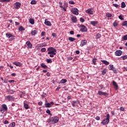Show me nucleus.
<instances>
[{
  "label": "nucleus",
  "instance_id": "nucleus-3",
  "mask_svg": "<svg viewBox=\"0 0 127 127\" xmlns=\"http://www.w3.org/2000/svg\"><path fill=\"white\" fill-rule=\"evenodd\" d=\"M110 123V114H107L106 116V119L104 120L103 122H101L102 125H108Z\"/></svg>",
  "mask_w": 127,
  "mask_h": 127
},
{
  "label": "nucleus",
  "instance_id": "nucleus-19",
  "mask_svg": "<svg viewBox=\"0 0 127 127\" xmlns=\"http://www.w3.org/2000/svg\"><path fill=\"white\" fill-rule=\"evenodd\" d=\"M38 32V31H37V30H32L31 32V34L32 35V36H35V35L37 34Z\"/></svg>",
  "mask_w": 127,
  "mask_h": 127
},
{
  "label": "nucleus",
  "instance_id": "nucleus-13",
  "mask_svg": "<svg viewBox=\"0 0 127 127\" xmlns=\"http://www.w3.org/2000/svg\"><path fill=\"white\" fill-rule=\"evenodd\" d=\"M45 25H47V26H51L52 25V24H51V22L48 21V19H46L45 20Z\"/></svg>",
  "mask_w": 127,
  "mask_h": 127
},
{
  "label": "nucleus",
  "instance_id": "nucleus-45",
  "mask_svg": "<svg viewBox=\"0 0 127 127\" xmlns=\"http://www.w3.org/2000/svg\"><path fill=\"white\" fill-rule=\"evenodd\" d=\"M47 63H52V60H51L50 59H47Z\"/></svg>",
  "mask_w": 127,
  "mask_h": 127
},
{
  "label": "nucleus",
  "instance_id": "nucleus-51",
  "mask_svg": "<svg viewBox=\"0 0 127 127\" xmlns=\"http://www.w3.org/2000/svg\"><path fill=\"white\" fill-rule=\"evenodd\" d=\"M46 113H47V114H49V115H50V116H52V114L51 113L50 110H47L46 111Z\"/></svg>",
  "mask_w": 127,
  "mask_h": 127
},
{
  "label": "nucleus",
  "instance_id": "nucleus-10",
  "mask_svg": "<svg viewBox=\"0 0 127 127\" xmlns=\"http://www.w3.org/2000/svg\"><path fill=\"white\" fill-rule=\"evenodd\" d=\"M53 105H54V102H51L50 103L45 104V107L46 108H51V106Z\"/></svg>",
  "mask_w": 127,
  "mask_h": 127
},
{
  "label": "nucleus",
  "instance_id": "nucleus-18",
  "mask_svg": "<svg viewBox=\"0 0 127 127\" xmlns=\"http://www.w3.org/2000/svg\"><path fill=\"white\" fill-rule=\"evenodd\" d=\"M98 95H99L100 96H108V93H106V92H103L101 91H98Z\"/></svg>",
  "mask_w": 127,
  "mask_h": 127
},
{
  "label": "nucleus",
  "instance_id": "nucleus-21",
  "mask_svg": "<svg viewBox=\"0 0 127 127\" xmlns=\"http://www.w3.org/2000/svg\"><path fill=\"white\" fill-rule=\"evenodd\" d=\"M71 20L73 23H76V22H77V18L76 17V16H73L72 17H71Z\"/></svg>",
  "mask_w": 127,
  "mask_h": 127
},
{
  "label": "nucleus",
  "instance_id": "nucleus-17",
  "mask_svg": "<svg viewBox=\"0 0 127 127\" xmlns=\"http://www.w3.org/2000/svg\"><path fill=\"white\" fill-rule=\"evenodd\" d=\"M46 46H47V44H46V43H43L37 45V47H39V48L46 47Z\"/></svg>",
  "mask_w": 127,
  "mask_h": 127
},
{
  "label": "nucleus",
  "instance_id": "nucleus-36",
  "mask_svg": "<svg viewBox=\"0 0 127 127\" xmlns=\"http://www.w3.org/2000/svg\"><path fill=\"white\" fill-rule=\"evenodd\" d=\"M125 7H126V3H125V2L123 1L121 3V7L122 8H125Z\"/></svg>",
  "mask_w": 127,
  "mask_h": 127
},
{
  "label": "nucleus",
  "instance_id": "nucleus-15",
  "mask_svg": "<svg viewBox=\"0 0 127 127\" xmlns=\"http://www.w3.org/2000/svg\"><path fill=\"white\" fill-rule=\"evenodd\" d=\"M122 53H123V52L121 50H117L115 52V55H116V56H121Z\"/></svg>",
  "mask_w": 127,
  "mask_h": 127
},
{
  "label": "nucleus",
  "instance_id": "nucleus-5",
  "mask_svg": "<svg viewBox=\"0 0 127 127\" xmlns=\"http://www.w3.org/2000/svg\"><path fill=\"white\" fill-rule=\"evenodd\" d=\"M71 11L73 14L75 15H78L79 14V10L77 8H72Z\"/></svg>",
  "mask_w": 127,
  "mask_h": 127
},
{
  "label": "nucleus",
  "instance_id": "nucleus-14",
  "mask_svg": "<svg viewBox=\"0 0 127 127\" xmlns=\"http://www.w3.org/2000/svg\"><path fill=\"white\" fill-rule=\"evenodd\" d=\"M6 35V37H7V38H14V37H15V36H14V35L10 34V33H6L5 34Z\"/></svg>",
  "mask_w": 127,
  "mask_h": 127
},
{
  "label": "nucleus",
  "instance_id": "nucleus-30",
  "mask_svg": "<svg viewBox=\"0 0 127 127\" xmlns=\"http://www.w3.org/2000/svg\"><path fill=\"white\" fill-rule=\"evenodd\" d=\"M9 127H15V123L12 122L11 123H10Z\"/></svg>",
  "mask_w": 127,
  "mask_h": 127
},
{
  "label": "nucleus",
  "instance_id": "nucleus-57",
  "mask_svg": "<svg viewBox=\"0 0 127 127\" xmlns=\"http://www.w3.org/2000/svg\"><path fill=\"white\" fill-rule=\"evenodd\" d=\"M42 102L40 101L38 103V105H39V106H42Z\"/></svg>",
  "mask_w": 127,
  "mask_h": 127
},
{
  "label": "nucleus",
  "instance_id": "nucleus-59",
  "mask_svg": "<svg viewBox=\"0 0 127 127\" xmlns=\"http://www.w3.org/2000/svg\"><path fill=\"white\" fill-rule=\"evenodd\" d=\"M73 60V58L69 57L68 58H67V60Z\"/></svg>",
  "mask_w": 127,
  "mask_h": 127
},
{
  "label": "nucleus",
  "instance_id": "nucleus-28",
  "mask_svg": "<svg viewBox=\"0 0 127 127\" xmlns=\"http://www.w3.org/2000/svg\"><path fill=\"white\" fill-rule=\"evenodd\" d=\"M102 74L104 76L105 74H107V69L104 68L103 70L101 71Z\"/></svg>",
  "mask_w": 127,
  "mask_h": 127
},
{
  "label": "nucleus",
  "instance_id": "nucleus-42",
  "mask_svg": "<svg viewBox=\"0 0 127 127\" xmlns=\"http://www.w3.org/2000/svg\"><path fill=\"white\" fill-rule=\"evenodd\" d=\"M106 15L107 16V17H112V14L110 13H106Z\"/></svg>",
  "mask_w": 127,
  "mask_h": 127
},
{
  "label": "nucleus",
  "instance_id": "nucleus-7",
  "mask_svg": "<svg viewBox=\"0 0 127 127\" xmlns=\"http://www.w3.org/2000/svg\"><path fill=\"white\" fill-rule=\"evenodd\" d=\"M85 12L88 13V14H94V9H93V8H89L86 10Z\"/></svg>",
  "mask_w": 127,
  "mask_h": 127
},
{
  "label": "nucleus",
  "instance_id": "nucleus-11",
  "mask_svg": "<svg viewBox=\"0 0 127 127\" xmlns=\"http://www.w3.org/2000/svg\"><path fill=\"white\" fill-rule=\"evenodd\" d=\"M26 45L28 46L27 48L31 49L32 48V44L29 41H27L26 43Z\"/></svg>",
  "mask_w": 127,
  "mask_h": 127
},
{
  "label": "nucleus",
  "instance_id": "nucleus-34",
  "mask_svg": "<svg viewBox=\"0 0 127 127\" xmlns=\"http://www.w3.org/2000/svg\"><path fill=\"white\" fill-rule=\"evenodd\" d=\"M19 30L20 31H24V30H25V29H24V28L22 26H20L19 27Z\"/></svg>",
  "mask_w": 127,
  "mask_h": 127
},
{
  "label": "nucleus",
  "instance_id": "nucleus-61",
  "mask_svg": "<svg viewBox=\"0 0 127 127\" xmlns=\"http://www.w3.org/2000/svg\"><path fill=\"white\" fill-rule=\"evenodd\" d=\"M111 114L112 115V116H115V112L114 111H111Z\"/></svg>",
  "mask_w": 127,
  "mask_h": 127
},
{
  "label": "nucleus",
  "instance_id": "nucleus-38",
  "mask_svg": "<svg viewBox=\"0 0 127 127\" xmlns=\"http://www.w3.org/2000/svg\"><path fill=\"white\" fill-rule=\"evenodd\" d=\"M113 6H115V7H117V8H120L121 7V6L118 4H113Z\"/></svg>",
  "mask_w": 127,
  "mask_h": 127
},
{
  "label": "nucleus",
  "instance_id": "nucleus-33",
  "mask_svg": "<svg viewBox=\"0 0 127 127\" xmlns=\"http://www.w3.org/2000/svg\"><path fill=\"white\" fill-rule=\"evenodd\" d=\"M24 107L26 110H28V109H29V106L26 103H24Z\"/></svg>",
  "mask_w": 127,
  "mask_h": 127
},
{
  "label": "nucleus",
  "instance_id": "nucleus-60",
  "mask_svg": "<svg viewBox=\"0 0 127 127\" xmlns=\"http://www.w3.org/2000/svg\"><path fill=\"white\" fill-rule=\"evenodd\" d=\"M70 34H71V35H73V34H74V31H70Z\"/></svg>",
  "mask_w": 127,
  "mask_h": 127
},
{
  "label": "nucleus",
  "instance_id": "nucleus-9",
  "mask_svg": "<svg viewBox=\"0 0 127 127\" xmlns=\"http://www.w3.org/2000/svg\"><path fill=\"white\" fill-rule=\"evenodd\" d=\"M6 98L9 102H10V101H14V97H13L11 95H7Z\"/></svg>",
  "mask_w": 127,
  "mask_h": 127
},
{
  "label": "nucleus",
  "instance_id": "nucleus-8",
  "mask_svg": "<svg viewBox=\"0 0 127 127\" xmlns=\"http://www.w3.org/2000/svg\"><path fill=\"white\" fill-rule=\"evenodd\" d=\"M14 6L15 8L18 9V8H20V6H21V3H20L19 2H16L14 5Z\"/></svg>",
  "mask_w": 127,
  "mask_h": 127
},
{
  "label": "nucleus",
  "instance_id": "nucleus-23",
  "mask_svg": "<svg viewBox=\"0 0 127 127\" xmlns=\"http://www.w3.org/2000/svg\"><path fill=\"white\" fill-rule=\"evenodd\" d=\"M103 64H105V65H108L110 64V62L107 61L106 60H101V61Z\"/></svg>",
  "mask_w": 127,
  "mask_h": 127
},
{
  "label": "nucleus",
  "instance_id": "nucleus-39",
  "mask_svg": "<svg viewBox=\"0 0 127 127\" xmlns=\"http://www.w3.org/2000/svg\"><path fill=\"white\" fill-rule=\"evenodd\" d=\"M123 26H126L127 27V21H125L123 22L122 23Z\"/></svg>",
  "mask_w": 127,
  "mask_h": 127
},
{
  "label": "nucleus",
  "instance_id": "nucleus-29",
  "mask_svg": "<svg viewBox=\"0 0 127 127\" xmlns=\"http://www.w3.org/2000/svg\"><path fill=\"white\" fill-rule=\"evenodd\" d=\"M41 67H42V68H44V69H47V68H48L47 65H45V64H43V63H42V64H41Z\"/></svg>",
  "mask_w": 127,
  "mask_h": 127
},
{
  "label": "nucleus",
  "instance_id": "nucleus-64",
  "mask_svg": "<svg viewBox=\"0 0 127 127\" xmlns=\"http://www.w3.org/2000/svg\"><path fill=\"white\" fill-rule=\"evenodd\" d=\"M15 25H19V22H15Z\"/></svg>",
  "mask_w": 127,
  "mask_h": 127
},
{
  "label": "nucleus",
  "instance_id": "nucleus-48",
  "mask_svg": "<svg viewBox=\"0 0 127 127\" xmlns=\"http://www.w3.org/2000/svg\"><path fill=\"white\" fill-rule=\"evenodd\" d=\"M96 59H93L92 60V62H93L94 65H97V64L96 63Z\"/></svg>",
  "mask_w": 127,
  "mask_h": 127
},
{
  "label": "nucleus",
  "instance_id": "nucleus-52",
  "mask_svg": "<svg viewBox=\"0 0 127 127\" xmlns=\"http://www.w3.org/2000/svg\"><path fill=\"white\" fill-rule=\"evenodd\" d=\"M52 35L53 37H57V34H56L55 33H53Z\"/></svg>",
  "mask_w": 127,
  "mask_h": 127
},
{
  "label": "nucleus",
  "instance_id": "nucleus-4",
  "mask_svg": "<svg viewBox=\"0 0 127 127\" xmlns=\"http://www.w3.org/2000/svg\"><path fill=\"white\" fill-rule=\"evenodd\" d=\"M2 108L0 109V112L2 114H3L4 112H7V106L5 104H2L1 105Z\"/></svg>",
  "mask_w": 127,
  "mask_h": 127
},
{
  "label": "nucleus",
  "instance_id": "nucleus-26",
  "mask_svg": "<svg viewBox=\"0 0 127 127\" xmlns=\"http://www.w3.org/2000/svg\"><path fill=\"white\" fill-rule=\"evenodd\" d=\"M76 104H79V102L77 101H72L71 105L73 107H76Z\"/></svg>",
  "mask_w": 127,
  "mask_h": 127
},
{
  "label": "nucleus",
  "instance_id": "nucleus-2",
  "mask_svg": "<svg viewBox=\"0 0 127 127\" xmlns=\"http://www.w3.org/2000/svg\"><path fill=\"white\" fill-rule=\"evenodd\" d=\"M48 54L50 55V57L51 58H53L55 55H56V52L57 50L53 48V47H50L48 48Z\"/></svg>",
  "mask_w": 127,
  "mask_h": 127
},
{
  "label": "nucleus",
  "instance_id": "nucleus-25",
  "mask_svg": "<svg viewBox=\"0 0 127 127\" xmlns=\"http://www.w3.org/2000/svg\"><path fill=\"white\" fill-rule=\"evenodd\" d=\"M68 39L70 42H73V41H75V40H76V39L75 38H73L72 37H69Z\"/></svg>",
  "mask_w": 127,
  "mask_h": 127
},
{
  "label": "nucleus",
  "instance_id": "nucleus-62",
  "mask_svg": "<svg viewBox=\"0 0 127 127\" xmlns=\"http://www.w3.org/2000/svg\"><path fill=\"white\" fill-rule=\"evenodd\" d=\"M47 77H50V73L49 72H47Z\"/></svg>",
  "mask_w": 127,
  "mask_h": 127
},
{
  "label": "nucleus",
  "instance_id": "nucleus-1",
  "mask_svg": "<svg viewBox=\"0 0 127 127\" xmlns=\"http://www.w3.org/2000/svg\"><path fill=\"white\" fill-rule=\"evenodd\" d=\"M58 122H59V117L56 116L51 117L48 119V124H50L51 125H55V124H57Z\"/></svg>",
  "mask_w": 127,
  "mask_h": 127
},
{
  "label": "nucleus",
  "instance_id": "nucleus-47",
  "mask_svg": "<svg viewBox=\"0 0 127 127\" xmlns=\"http://www.w3.org/2000/svg\"><path fill=\"white\" fill-rule=\"evenodd\" d=\"M119 18L120 19H121V20H124V19L123 15H120L119 16Z\"/></svg>",
  "mask_w": 127,
  "mask_h": 127
},
{
  "label": "nucleus",
  "instance_id": "nucleus-31",
  "mask_svg": "<svg viewBox=\"0 0 127 127\" xmlns=\"http://www.w3.org/2000/svg\"><path fill=\"white\" fill-rule=\"evenodd\" d=\"M96 39H99V38H101V34L97 33L95 36Z\"/></svg>",
  "mask_w": 127,
  "mask_h": 127
},
{
  "label": "nucleus",
  "instance_id": "nucleus-32",
  "mask_svg": "<svg viewBox=\"0 0 127 127\" xmlns=\"http://www.w3.org/2000/svg\"><path fill=\"white\" fill-rule=\"evenodd\" d=\"M29 22H30L31 24H34V19L30 18L29 20Z\"/></svg>",
  "mask_w": 127,
  "mask_h": 127
},
{
  "label": "nucleus",
  "instance_id": "nucleus-50",
  "mask_svg": "<svg viewBox=\"0 0 127 127\" xmlns=\"http://www.w3.org/2000/svg\"><path fill=\"white\" fill-rule=\"evenodd\" d=\"M68 3H69V4H75V2L73 1L70 0L69 1Z\"/></svg>",
  "mask_w": 127,
  "mask_h": 127
},
{
  "label": "nucleus",
  "instance_id": "nucleus-37",
  "mask_svg": "<svg viewBox=\"0 0 127 127\" xmlns=\"http://www.w3.org/2000/svg\"><path fill=\"white\" fill-rule=\"evenodd\" d=\"M108 69H109V70H113L114 69V65L110 64Z\"/></svg>",
  "mask_w": 127,
  "mask_h": 127
},
{
  "label": "nucleus",
  "instance_id": "nucleus-44",
  "mask_svg": "<svg viewBox=\"0 0 127 127\" xmlns=\"http://www.w3.org/2000/svg\"><path fill=\"white\" fill-rule=\"evenodd\" d=\"M112 71H113L114 73H115L116 74L118 73V70H117V68L115 67L113 68V69H112Z\"/></svg>",
  "mask_w": 127,
  "mask_h": 127
},
{
  "label": "nucleus",
  "instance_id": "nucleus-43",
  "mask_svg": "<svg viewBox=\"0 0 127 127\" xmlns=\"http://www.w3.org/2000/svg\"><path fill=\"white\" fill-rule=\"evenodd\" d=\"M121 58L123 59V60H126V59H127V55L122 56Z\"/></svg>",
  "mask_w": 127,
  "mask_h": 127
},
{
  "label": "nucleus",
  "instance_id": "nucleus-40",
  "mask_svg": "<svg viewBox=\"0 0 127 127\" xmlns=\"http://www.w3.org/2000/svg\"><path fill=\"white\" fill-rule=\"evenodd\" d=\"M122 40L124 41V40H127V35H125L122 37Z\"/></svg>",
  "mask_w": 127,
  "mask_h": 127
},
{
  "label": "nucleus",
  "instance_id": "nucleus-16",
  "mask_svg": "<svg viewBox=\"0 0 127 127\" xmlns=\"http://www.w3.org/2000/svg\"><path fill=\"white\" fill-rule=\"evenodd\" d=\"M86 44H87V40H81L80 44V46L81 47H83V46H84V45H86Z\"/></svg>",
  "mask_w": 127,
  "mask_h": 127
},
{
  "label": "nucleus",
  "instance_id": "nucleus-49",
  "mask_svg": "<svg viewBox=\"0 0 127 127\" xmlns=\"http://www.w3.org/2000/svg\"><path fill=\"white\" fill-rule=\"evenodd\" d=\"M41 52H45L46 51V49L45 48H43L41 49Z\"/></svg>",
  "mask_w": 127,
  "mask_h": 127
},
{
  "label": "nucleus",
  "instance_id": "nucleus-41",
  "mask_svg": "<svg viewBox=\"0 0 127 127\" xmlns=\"http://www.w3.org/2000/svg\"><path fill=\"white\" fill-rule=\"evenodd\" d=\"M37 1L36 0H32L31 1V4H36L37 3Z\"/></svg>",
  "mask_w": 127,
  "mask_h": 127
},
{
  "label": "nucleus",
  "instance_id": "nucleus-54",
  "mask_svg": "<svg viewBox=\"0 0 127 127\" xmlns=\"http://www.w3.org/2000/svg\"><path fill=\"white\" fill-rule=\"evenodd\" d=\"M41 36H44L45 35V32L43 31L41 34Z\"/></svg>",
  "mask_w": 127,
  "mask_h": 127
},
{
  "label": "nucleus",
  "instance_id": "nucleus-55",
  "mask_svg": "<svg viewBox=\"0 0 127 127\" xmlns=\"http://www.w3.org/2000/svg\"><path fill=\"white\" fill-rule=\"evenodd\" d=\"M95 120H96V121H100V117L97 116V117L95 118Z\"/></svg>",
  "mask_w": 127,
  "mask_h": 127
},
{
  "label": "nucleus",
  "instance_id": "nucleus-56",
  "mask_svg": "<svg viewBox=\"0 0 127 127\" xmlns=\"http://www.w3.org/2000/svg\"><path fill=\"white\" fill-rule=\"evenodd\" d=\"M60 3V7H61V8H62L63 7V6H62V2H59Z\"/></svg>",
  "mask_w": 127,
  "mask_h": 127
},
{
  "label": "nucleus",
  "instance_id": "nucleus-20",
  "mask_svg": "<svg viewBox=\"0 0 127 127\" xmlns=\"http://www.w3.org/2000/svg\"><path fill=\"white\" fill-rule=\"evenodd\" d=\"M7 93H8L9 94H11V95H12L13 94H14L15 92L12 89H6Z\"/></svg>",
  "mask_w": 127,
  "mask_h": 127
},
{
  "label": "nucleus",
  "instance_id": "nucleus-46",
  "mask_svg": "<svg viewBox=\"0 0 127 127\" xmlns=\"http://www.w3.org/2000/svg\"><path fill=\"white\" fill-rule=\"evenodd\" d=\"M3 124L4 125H8V124H9V122H8V121L5 120V121H3Z\"/></svg>",
  "mask_w": 127,
  "mask_h": 127
},
{
  "label": "nucleus",
  "instance_id": "nucleus-58",
  "mask_svg": "<svg viewBox=\"0 0 127 127\" xmlns=\"http://www.w3.org/2000/svg\"><path fill=\"white\" fill-rule=\"evenodd\" d=\"M9 83H14L15 81L14 80H10L8 81Z\"/></svg>",
  "mask_w": 127,
  "mask_h": 127
},
{
  "label": "nucleus",
  "instance_id": "nucleus-53",
  "mask_svg": "<svg viewBox=\"0 0 127 127\" xmlns=\"http://www.w3.org/2000/svg\"><path fill=\"white\" fill-rule=\"evenodd\" d=\"M80 21L81 22H84L85 21V19L82 17L80 18Z\"/></svg>",
  "mask_w": 127,
  "mask_h": 127
},
{
  "label": "nucleus",
  "instance_id": "nucleus-22",
  "mask_svg": "<svg viewBox=\"0 0 127 127\" xmlns=\"http://www.w3.org/2000/svg\"><path fill=\"white\" fill-rule=\"evenodd\" d=\"M13 65H15V66H17L18 67H20L21 66V63L19 62H14L13 63Z\"/></svg>",
  "mask_w": 127,
  "mask_h": 127
},
{
  "label": "nucleus",
  "instance_id": "nucleus-24",
  "mask_svg": "<svg viewBox=\"0 0 127 127\" xmlns=\"http://www.w3.org/2000/svg\"><path fill=\"white\" fill-rule=\"evenodd\" d=\"M90 24H91V25H93V26H96V25L98 24V21H92L90 22Z\"/></svg>",
  "mask_w": 127,
  "mask_h": 127
},
{
  "label": "nucleus",
  "instance_id": "nucleus-12",
  "mask_svg": "<svg viewBox=\"0 0 127 127\" xmlns=\"http://www.w3.org/2000/svg\"><path fill=\"white\" fill-rule=\"evenodd\" d=\"M112 84L115 90H119V85H118V83H117L116 81H113Z\"/></svg>",
  "mask_w": 127,
  "mask_h": 127
},
{
  "label": "nucleus",
  "instance_id": "nucleus-6",
  "mask_svg": "<svg viewBox=\"0 0 127 127\" xmlns=\"http://www.w3.org/2000/svg\"><path fill=\"white\" fill-rule=\"evenodd\" d=\"M80 27V31H81V32H87V31H88V29L87 27H86V26H85V25H81Z\"/></svg>",
  "mask_w": 127,
  "mask_h": 127
},
{
  "label": "nucleus",
  "instance_id": "nucleus-27",
  "mask_svg": "<svg viewBox=\"0 0 127 127\" xmlns=\"http://www.w3.org/2000/svg\"><path fill=\"white\" fill-rule=\"evenodd\" d=\"M66 82H67V79H63L60 81V84H65V83H66Z\"/></svg>",
  "mask_w": 127,
  "mask_h": 127
},
{
  "label": "nucleus",
  "instance_id": "nucleus-63",
  "mask_svg": "<svg viewBox=\"0 0 127 127\" xmlns=\"http://www.w3.org/2000/svg\"><path fill=\"white\" fill-rule=\"evenodd\" d=\"M75 53H76V54H80V51H76Z\"/></svg>",
  "mask_w": 127,
  "mask_h": 127
},
{
  "label": "nucleus",
  "instance_id": "nucleus-35",
  "mask_svg": "<svg viewBox=\"0 0 127 127\" xmlns=\"http://www.w3.org/2000/svg\"><path fill=\"white\" fill-rule=\"evenodd\" d=\"M118 25H119V23L117 21H115L114 23H113V26L114 27H117V26H118Z\"/></svg>",
  "mask_w": 127,
  "mask_h": 127
}]
</instances>
